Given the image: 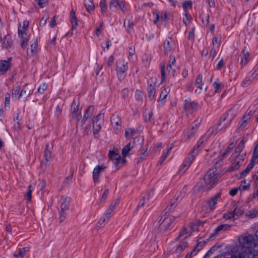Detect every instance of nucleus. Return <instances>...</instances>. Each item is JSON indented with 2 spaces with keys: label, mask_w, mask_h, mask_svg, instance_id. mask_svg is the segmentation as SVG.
Segmentation results:
<instances>
[{
  "label": "nucleus",
  "mask_w": 258,
  "mask_h": 258,
  "mask_svg": "<svg viewBox=\"0 0 258 258\" xmlns=\"http://www.w3.org/2000/svg\"><path fill=\"white\" fill-rule=\"evenodd\" d=\"M226 156V151L219 157L214 164L205 174L201 181V184L198 186L199 190L208 191L213 188L217 183L218 180L226 173L223 159Z\"/></svg>",
  "instance_id": "nucleus-1"
},
{
  "label": "nucleus",
  "mask_w": 258,
  "mask_h": 258,
  "mask_svg": "<svg viewBox=\"0 0 258 258\" xmlns=\"http://www.w3.org/2000/svg\"><path fill=\"white\" fill-rule=\"evenodd\" d=\"M244 145V142L242 140L238 146L235 149V152L232 154L229 158L230 165L227 169V171H233L238 169L241 165L244 160V155L240 154Z\"/></svg>",
  "instance_id": "nucleus-2"
},
{
  "label": "nucleus",
  "mask_w": 258,
  "mask_h": 258,
  "mask_svg": "<svg viewBox=\"0 0 258 258\" xmlns=\"http://www.w3.org/2000/svg\"><path fill=\"white\" fill-rule=\"evenodd\" d=\"M239 243L240 245L243 248L245 249V250L239 251L238 254L242 251H248L251 253L254 254L258 251H251L250 250V248H252L255 246V240L253 235L250 234L241 235L239 237Z\"/></svg>",
  "instance_id": "nucleus-3"
},
{
  "label": "nucleus",
  "mask_w": 258,
  "mask_h": 258,
  "mask_svg": "<svg viewBox=\"0 0 258 258\" xmlns=\"http://www.w3.org/2000/svg\"><path fill=\"white\" fill-rule=\"evenodd\" d=\"M116 72L119 80H123L126 75V71L128 69V62H125L124 60L117 61Z\"/></svg>",
  "instance_id": "nucleus-4"
},
{
  "label": "nucleus",
  "mask_w": 258,
  "mask_h": 258,
  "mask_svg": "<svg viewBox=\"0 0 258 258\" xmlns=\"http://www.w3.org/2000/svg\"><path fill=\"white\" fill-rule=\"evenodd\" d=\"M225 120H226V115L225 114H223L220 118L217 124L208 130L206 134L207 136L210 137L212 135L216 134V133L222 130L224 127H225V123H223L222 127H220V126L222 124V122H224Z\"/></svg>",
  "instance_id": "nucleus-5"
},
{
  "label": "nucleus",
  "mask_w": 258,
  "mask_h": 258,
  "mask_svg": "<svg viewBox=\"0 0 258 258\" xmlns=\"http://www.w3.org/2000/svg\"><path fill=\"white\" fill-rule=\"evenodd\" d=\"M33 89L30 84H26L20 93L19 99H23L24 101L28 100V97L32 94Z\"/></svg>",
  "instance_id": "nucleus-6"
},
{
  "label": "nucleus",
  "mask_w": 258,
  "mask_h": 258,
  "mask_svg": "<svg viewBox=\"0 0 258 258\" xmlns=\"http://www.w3.org/2000/svg\"><path fill=\"white\" fill-rule=\"evenodd\" d=\"M199 103L195 101H191L190 99H185L184 101L183 108L187 112H194L198 110Z\"/></svg>",
  "instance_id": "nucleus-7"
},
{
  "label": "nucleus",
  "mask_w": 258,
  "mask_h": 258,
  "mask_svg": "<svg viewBox=\"0 0 258 258\" xmlns=\"http://www.w3.org/2000/svg\"><path fill=\"white\" fill-rule=\"evenodd\" d=\"M227 258H258V252L252 254L248 251H245L234 255L227 253Z\"/></svg>",
  "instance_id": "nucleus-8"
},
{
  "label": "nucleus",
  "mask_w": 258,
  "mask_h": 258,
  "mask_svg": "<svg viewBox=\"0 0 258 258\" xmlns=\"http://www.w3.org/2000/svg\"><path fill=\"white\" fill-rule=\"evenodd\" d=\"M156 83L154 82L152 78L148 81V88L147 91L148 93V97L151 101L154 100L155 99Z\"/></svg>",
  "instance_id": "nucleus-9"
},
{
  "label": "nucleus",
  "mask_w": 258,
  "mask_h": 258,
  "mask_svg": "<svg viewBox=\"0 0 258 258\" xmlns=\"http://www.w3.org/2000/svg\"><path fill=\"white\" fill-rule=\"evenodd\" d=\"M106 168L104 165H98L94 168L93 171V180L94 183L99 181L100 173Z\"/></svg>",
  "instance_id": "nucleus-10"
},
{
  "label": "nucleus",
  "mask_w": 258,
  "mask_h": 258,
  "mask_svg": "<svg viewBox=\"0 0 258 258\" xmlns=\"http://www.w3.org/2000/svg\"><path fill=\"white\" fill-rule=\"evenodd\" d=\"M70 199L66 198L64 199L63 202L61 204V214L59 218L60 221H63L66 218V211L69 209Z\"/></svg>",
  "instance_id": "nucleus-11"
},
{
  "label": "nucleus",
  "mask_w": 258,
  "mask_h": 258,
  "mask_svg": "<svg viewBox=\"0 0 258 258\" xmlns=\"http://www.w3.org/2000/svg\"><path fill=\"white\" fill-rule=\"evenodd\" d=\"M253 112L251 110H247L244 114L241 122L240 123L239 127L241 129L244 128L247 124L248 122L250 120L253 116Z\"/></svg>",
  "instance_id": "nucleus-12"
},
{
  "label": "nucleus",
  "mask_w": 258,
  "mask_h": 258,
  "mask_svg": "<svg viewBox=\"0 0 258 258\" xmlns=\"http://www.w3.org/2000/svg\"><path fill=\"white\" fill-rule=\"evenodd\" d=\"M253 180V192L252 195L253 199L258 198V170L256 171L252 176Z\"/></svg>",
  "instance_id": "nucleus-13"
},
{
  "label": "nucleus",
  "mask_w": 258,
  "mask_h": 258,
  "mask_svg": "<svg viewBox=\"0 0 258 258\" xmlns=\"http://www.w3.org/2000/svg\"><path fill=\"white\" fill-rule=\"evenodd\" d=\"M94 110V106L93 105H91L87 108L85 114H84V116L82 119L81 120V126H83L86 122V120L92 115Z\"/></svg>",
  "instance_id": "nucleus-14"
},
{
  "label": "nucleus",
  "mask_w": 258,
  "mask_h": 258,
  "mask_svg": "<svg viewBox=\"0 0 258 258\" xmlns=\"http://www.w3.org/2000/svg\"><path fill=\"white\" fill-rule=\"evenodd\" d=\"M79 104L76 103L75 100H74L71 105V110L73 118L79 119L81 114L78 113Z\"/></svg>",
  "instance_id": "nucleus-15"
},
{
  "label": "nucleus",
  "mask_w": 258,
  "mask_h": 258,
  "mask_svg": "<svg viewBox=\"0 0 258 258\" xmlns=\"http://www.w3.org/2000/svg\"><path fill=\"white\" fill-rule=\"evenodd\" d=\"M13 41L12 39V36L10 34L5 36L3 39L2 43V47L3 48L8 49L11 47L13 44Z\"/></svg>",
  "instance_id": "nucleus-16"
},
{
  "label": "nucleus",
  "mask_w": 258,
  "mask_h": 258,
  "mask_svg": "<svg viewBox=\"0 0 258 258\" xmlns=\"http://www.w3.org/2000/svg\"><path fill=\"white\" fill-rule=\"evenodd\" d=\"M178 200V197H176V196H175L171 200L170 205L166 208L163 212H164L165 214H167L172 211L177 205V201Z\"/></svg>",
  "instance_id": "nucleus-17"
},
{
  "label": "nucleus",
  "mask_w": 258,
  "mask_h": 258,
  "mask_svg": "<svg viewBox=\"0 0 258 258\" xmlns=\"http://www.w3.org/2000/svg\"><path fill=\"white\" fill-rule=\"evenodd\" d=\"M250 187L251 181L244 179L240 182L238 189L241 191H244L249 190Z\"/></svg>",
  "instance_id": "nucleus-18"
},
{
  "label": "nucleus",
  "mask_w": 258,
  "mask_h": 258,
  "mask_svg": "<svg viewBox=\"0 0 258 258\" xmlns=\"http://www.w3.org/2000/svg\"><path fill=\"white\" fill-rule=\"evenodd\" d=\"M220 196L221 194L218 193L206 202V204L210 208V210H212L215 209V205L217 204L218 199Z\"/></svg>",
  "instance_id": "nucleus-19"
},
{
  "label": "nucleus",
  "mask_w": 258,
  "mask_h": 258,
  "mask_svg": "<svg viewBox=\"0 0 258 258\" xmlns=\"http://www.w3.org/2000/svg\"><path fill=\"white\" fill-rule=\"evenodd\" d=\"M172 38L168 37L165 41L164 43V54L168 55V53L172 50V46L171 44Z\"/></svg>",
  "instance_id": "nucleus-20"
},
{
  "label": "nucleus",
  "mask_w": 258,
  "mask_h": 258,
  "mask_svg": "<svg viewBox=\"0 0 258 258\" xmlns=\"http://www.w3.org/2000/svg\"><path fill=\"white\" fill-rule=\"evenodd\" d=\"M153 115V113L152 110L150 109L146 108L143 113V117L144 121L146 123L150 122Z\"/></svg>",
  "instance_id": "nucleus-21"
},
{
  "label": "nucleus",
  "mask_w": 258,
  "mask_h": 258,
  "mask_svg": "<svg viewBox=\"0 0 258 258\" xmlns=\"http://www.w3.org/2000/svg\"><path fill=\"white\" fill-rule=\"evenodd\" d=\"M226 229V224H221L217 227V228L214 230L213 232L210 234L209 237V239H212L213 237L217 236L219 232Z\"/></svg>",
  "instance_id": "nucleus-22"
},
{
  "label": "nucleus",
  "mask_w": 258,
  "mask_h": 258,
  "mask_svg": "<svg viewBox=\"0 0 258 258\" xmlns=\"http://www.w3.org/2000/svg\"><path fill=\"white\" fill-rule=\"evenodd\" d=\"M72 30L76 28L78 26V19L75 15V11L72 9L71 12Z\"/></svg>",
  "instance_id": "nucleus-23"
},
{
  "label": "nucleus",
  "mask_w": 258,
  "mask_h": 258,
  "mask_svg": "<svg viewBox=\"0 0 258 258\" xmlns=\"http://www.w3.org/2000/svg\"><path fill=\"white\" fill-rule=\"evenodd\" d=\"M93 124V133L95 139L99 138V132L101 130V124L98 122L92 123Z\"/></svg>",
  "instance_id": "nucleus-24"
},
{
  "label": "nucleus",
  "mask_w": 258,
  "mask_h": 258,
  "mask_svg": "<svg viewBox=\"0 0 258 258\" xmlns=\"http://www.w3.org/2000/svg\"><path fill=\"white\" fill-rule=\"evenodd\" d=\"M169 92V90L168 88H164L161 91L160 97L159 98V101H160L162 104H164L165 103L166 98Z\"/></svg>",
  "instance_id": "nucleus-25"
},
{
  "label": "nucleus",
  "mask_w": 258,
  "mask_h": 258,
  "mask_svg": "<svg viewBox=\"0 0 258 258\" xmlns=\"http://www.w3.org/2000/svg\"><path fill=\"white\" fill-rule=\"evenodd\" d=\"M188 243L187 241H180L175 249V252L180 254L188 246Z\"/></svg>",
  "instance_id": "nucleus-26"
},
{
  "label": "nucleus",
  "mask_w": 258,
  "mask_h": 258,
  "mask_svg": "<svg viewBox=\"0 0 258 258\" xmlns=\"http://www.w3.org/2000/svg\"><path fill=\"white\" fill-rule=\"evenodd\" d=\"M240 56V63L242 65V66H243L245 65L247 63L249 60V53L248 52H245L244 50H243Z\"/></svg>",
  "instance_id": "nucleus-27"
},
{
  "label": "nucleus",
  "mask_w": 258,
  "mask_h": 258,
  "mask_svg": "<svg viewBox=\"0 0 258 258\" xmlns=\"http://www.w3.org/2000/svg\"><path fill=\"white\" fill-rule=\"evenodd\" d=\"M253 164L252 163H250L247 166L245 169L243 170L241 172H240L239 174V176H238L239 178H242L245 176H246L250 172V171L253 167Z\"/></svg>",
  "instance_id": "nucleus-28"
},
{
  "label": "nucleus",
  "mask_w": 258,
  "mask_h": 258,
  "mask_svg": "<svg viewBox=\"0 0 258 258\" xmlns=\"http://www.w3.org/2000/svg\"><path fill=\"white\" fill-rule=\"evenodd\" d=\"M154 194V189H151L148 193L147 194L146 197L144 196L143 197L142 199L140 201L139 204L138 205L137 208L139 207H143L145 205V201L147 199L148 201L150 200V197L151 195H153Z\"/></svg>",
  "instance_id": "nucleus-29"
},
{
  "label": "nucleus",
  "mask_w": 258,
  "mask_h": 258,
  "mask_svg": "<svg viewBox=\"0 0 258 258\" xmlns=\"http://www.w3.org/2000/svg\"><path fill=\"white\" fill-rule=\"evenodd\" d=\"M84 5L88 13H91L92 11H93L95 9L93 0L85 1Z\"/></svg>",
  "instance_id": "nucleus-30"
},
{
  "label": "nucleus",
  "mask_w": 258,
  "mask_h": 258,
  "mask_svg": "<svg viewBox=\"0 0 258 258\" xmlns=\"http://www.w3.org/2000/svg\"><path fill=\"white\" fill-rule=\"evenodd\" d=\"M250 163H252L253 166L258 163V144L255 145L252 157Z\"/></svg>",
  "instance_id": "nucleus-31"
},
{
  "label": "nucleus",
  "mask_w": 258,
  "mask_h": 258,
  "mask_svg": "<svg viewBox=\"0 0 258 258\" xmlns=\"http://www.w3.org/2000/svg\"><path fill=\"white\" fill-rule=\"evenodd\" d=\"M210 239H209V238L207 239L206 240H203L202 241H198V243L197 244L196 246L195 247V248L193 249V251H197V252L195 253V255H196L197 252L200 251L201 248L206 243H207Z\"/></svg>",
  "instance_id": "nucleus-32"
},
{
  "label": "nucleus",
  "mask_w": 258,
  "mask_h": 258,
  "mask_svg": "<svg viewBox=\"0 0 258 258\" xmlns=\"http://www.w3.org/2000/svg\"><path fill=\"white\" fill-rule=\"evenodd\" d=\"M131 143L130 142L126 145L124 146L121 150V154L123 157L125 158V157L128 156L129 152L131 150L132 148H133L131 147Z\"/></svg>",
  "instance_id": "nucleus-33"
},
{
  "label": "nucleus",
  "mask_w": 258,
  "mask_h": 258,
  "mask_svg": "<svg viewBox=\"0 0 258 258\" xmlns=\"http://www.w3.org/2000/svg\"><path fill=\"white\" fill-rule=\"evenodd\" d=\"M11 66H9V63H7L6 60H0V72H6L9 69H10Z\"/></svg>",
  "instance_id": "nucleus-34"
},
{
  "label": "nucleus",
  "mask_w": 258,
  "mask_h": 258,
  "mask_svg": "<svg viewBox=\"0 0 258 258\" xmlns=\"http://www.w3.org/2000/svg\"><path fill=\"white\" fill-rule=\"evenodd\" d=\"M224 245V243L222 244H216L213 245L207 252L203 258H208L209 255L213 253L215 250H217L219 248L221 247Z\"/></svg>",
  "instance_id": "nucleus-35"
},
{
  "label": "nucleus",
  "mask_w": 258,
  "mask_h": 258,
  "mask_svg": "<svg viewBox=\"0 0 258 258\" xmlns=\"http://www.w3.org/2000/svg\"><path fill=\"white\" fill-rule=\"evenodd\" d=\"M20 38L21 46L22 48H25L28 44V42L29 40L30 36L28 35H22L19 36Z\"/></svg>",
  "instance_id": "nucleus-36"
},
{
  "label": "nucleus",
  "mask_w": 258,
  "mask_h": 258,
  "mask_svg": "<svg viewBox=\"0 0 258 258\" xmlns=\"http://www.w3.org/2000/svg\"><path fill=\"white\" fill-rule=\"evenodd\" d=\"M196 127L192 126L191 128L187 132V137L188 140H190L193 137L195 136V134L197 132L198 126L196 125Z\"/></svg>",
  "instance_id": "nucleus-37"
},
{
  "label": "nucleus",
  "mask_w": 258,
  "mask_h": 258,
  "mask_svg": "<svg viewBox=\"0 0 258 258\" xmlns=\"http://www.w3.org/2000/svg\"><path fill=\"white\" fill-rule=\"evenodd\" d=\"M111 154H113L115 155V156H116L115 159L114 160L115 162L114 163V164L115 167L117 168L120 162V156L118 153H115V152H114V151H109L108 153V156L111 157Z\"/></svg>",
  "instance_id": "nucleus-38"
},
{
  "label": "nucleus",
  "mask_w": 258,
  "mask_h": 258,
  "mask_svg": "<svg viewBox=\"0 0 258 258\" xmlns=\"http://www.w3.org/2000/svg\"><path fill=\"white\" fill-rule=\"evenodd\" d=\"M112 125L121 126V119L118 116L113 115L110 118Z\"/></svg>",
  "instance_id": "nucleus-39"
},
{
  "label": "nucleus",
  "mask_w": 258,
  "mask_h": 258,
  "mask_svg": "<svg viewBox=\"0 0 258 258\" xmlns=\"http://www.w3.org/2000/svg\"><path fill=\"white\" fill-rule=\"evenodd\" d=\"M117 6L123 13L127 11L126 3L124 0H118Z\"/></svg>",
  "instance_id": "nucleus-40"
},
{
  "label": "nucleus",
  "mask_w": 258,
  "mask_h": 258,
  "mask_svg": "<svg viewBox=\"0 0 258 258\" xmlns=\"http://www.w3.org/2000/svg\"><path fill=\"white\" fill-rule=\"evenodd\" d=\"M168 221H166L164 222H166V224L164 225V230L166 231L169 229V227L172 222L175 220V217L173 216H170L169 217L167 216Z\"/></svg>",
  "instance_id": "nucleus-41"
},
{
  "label": "nucleus",
  "mask_w": 258,
  "mask_h": 258,
  "mask_svg": "<svg viewBox=\"0 0 258 258\" xmlns=\"http://www.w3.org/2000/svg\"><path fill=\"white\" fill-rule=\"evenodd\" d=\"M202 75L199 74L196 78L195 83V86L201 90H202L204 86V84L202 83Z\"/></svg>",
  "instance_id": "nucleus-42"
},
{
  "label": "nucleus",
  "mask_w": 258,
  "mask_h": 258,
  "mask_svg": "<svg viewBox=\"0 0 258 258\" xmlns=\"http://www.w3.org/2000/svg\"><path fill=\"white\" fill-rule=\"evenodd\" d=\"M165 66V61H163L160 64V67L161 68V82H162L164 81L166 79Z\"/></svg>",
  "instance_id": "nucleus-43"
},
{
  "label": "nucleus",
  "mask_w": 258,
  "mask_h": 258,
  "mask_svg": "<svg viewBox=\"0 0 258 258\" xmlns=\"http://www.w3.org/2000/svg\"><path fill=\"white\" fill-rule=\"evenodd\" d=\"M191 164V163L190 161L185 159L183 162L182 167L179 170V172H182V173H184Z\"/></svg>",
  "instance_id": "nucleus-44"
},
{
  "label": "nucleus",
  "mask_w": 258,
  "mask_h": 258,
  "mask_svg": "<svg viewBox=\"0 0 258 258\" xmlns=\"http://www.w3.org/2000/svg\"><path fill=\"white\" fill-rule=\"evenodd\" d=\"M27 247H24L23 248H19L18 249V253H14V256L16 257H23L25 255L26 252L27 251Z\"/></svg>",
  "instance_id": "nucleus-45"
},
{
  "label": "nucleus",
  "mask_w": 258,
  "mask_h": 258,
  "mask_svg": "<svg viewBox=\"0 0 258 258\" xmlns=\"http://www.w3.org/2000/svg\"><path fill=\"white\" fill-rule=\"evenodd\" d=\"M213 86L215 90V93L219 92V90L221 88V87H223L224 86L222 84V83L220 82L219 79H217L216 81H215L213 84Z\"/></svg>",
  "instance_id": "nucleus-46"
},
{
  "label": "nucleus",
  "mask_w": 258,
  "mask_h": 258,
  "mask_svg": "<svg viewBox=\"0 0 258 258\" xmlns=\"http://www.w3.org/2000/svg\"><path fill=\"white\" fill-rule=\"evenodd\" d=\"M21 87L19 85L16 86L14 87L12 90V95L13 98H17L20 91Z\"/></svg>",
  "instance_id": "nucleus-47"
},
{
  "label": "nucleus",
  "mask_w": 258,
  "mask_h": 258,
  "mask_svg": "<svg viewBox=\"0 0 258 258\" xmlns=\"http://www.w3.org/2000/svg\"><path fill=\"white\" fill-rule=\"evenodd\" d=\"M172 147H170L167 150V151L166 153H163V155H162L160 160L159 161V162L157 163V165H161L162 163L165 160V159L167 158L168 156L169 152L171 150Z\"/></svg>",
  "instance_id": "nucleus-48"
},
{
  "label": "nucleus",
  "mask_w": 258,
  "mask_h": 258,
  "mask_svg": "<svg viewBox=\"0 0 258 258\" xmlns=\"http://www.w3.org/2000/svg\"><path fill=\"white\" fill-rule=\"evenodd\" d=\"M198 155V154H197V151L191 150L190 152L189 153L188 157L186 158V159L190 161L191 163H192L193 161L195 159L196 156Z\"/></svg>",
  "instance_id": "nucleus-49"
},
{
  "label": "nucleus",
  "mask_w": 258,
  "mask_h": 258,
  "mask_svg": "<svg viewBox=\"0 0 258 258\" xmlns=\"http://www.w3.org/2000/svg\"><path fill=\"white\" fill-rule=\"evenodd\" d=\"M204 142V140L203 138H201L197 143L196 145L191 150H194L195 151L197 152V154H198L200 152L199 148L203 144Z\"/></svg>",
  "instance_id": "nucleus-50"
},
{
  "label": "nucleus",
  "mask_w": 258,
  "mask_h": 258,
  "mask_svg": "<svg viewBox=\"0 0 258 258\" xmlns=\"http://www.w3.org/2000/svg\"><path fill=\"white\" fill-rule=\"evenodd\" d=\"M204 142V140L203 138H201L197 143L196 145L191 150H194L195 151L197 152V154H198L200 152L199 148L203 144Z\"/></svg>",
  "instance_id": "nucleus-51"
},
{
  "label": "nucleus",
  "mask_w": 258,
  "mask_h": 258,
  "mask_svg": "<svg viewBox=\"0 0 258 258\" xmlns=\"http://www.w3.org/2000/svg\"><path fill=\"white\" fill-rule=\"evenodd\" d=\"M144 93L142 91L137 90L135 92V98L138 101H142L143 99Z\"/></svg>",
  "instance_id": "nucleus-52"
},
{
  "label": "nucleus",
  "mask_w": 258,
  "mask_h": 258,
  "mask_svg": "<svg viewBox=\"0 0 258 258\" xmlns=\"http://www.w3.org/2000/svg\"><path fill=\"white\" fill-rule=\"evenodd\" d=\"M118 5V0H111L109 3V9L114 11L116 10Z\"/></svg>",
  "instance_id": "nucleus-53"
},
{
  "label": "nucleus",
  "mask_w": 258,
  "mask_h": 258,
  "mask_svg": "<svg viewBox=\"0 0 258 258\" xmlns=\"http://www.w3.org/2000/svg\"><path fill=\"white\" fill-rule=\"evenodd\" d=\"M99 6L101 8L102 14V15H104V13L106 11L107 9L106 0H100V2L99 3Z\"/></svg>",
  "instance_id": "nucleus-54"
},
{
  "label": "nucleus",
  "mask_w": 258,
  "mask_h": 258,
  "mask_svg": "<svg viewBox=\"0 0 258 258\" xmlns=\"http://www.w3.org/2000/svg\"><path fill=\"white\" fill-rule=\"evenodd\" d=\"M33 191V187L32 185H30L28 186V191L26 193L25 196L26 198H27V200L29 201H31L32 199V192Z\"/></svg>",
  "instance_id": "nucleus-55"
},
{
  "label": "nucleus",
  "mask_w": 258,
  "mask_h": 258,
  "mask_svg": "<svg viewBox=\"0 0 258 258\" xmlns=\"http://www.w3.org/2000/svg\"><path fill=\"white\" fill-rule=\"evenodd\" d=\"M192 3L190 1H186L183 4V8L184 12L187 11V9H191L192 8Z\"/></svg>",
  "instance_id": "nucleus-56"
},
{
  "label": "nucleus",
  "mask_w": 258,
  "mask_h": 258,
  "mask_svg": "<svg viewBox=\"0 0 258 258\" xmlns=\"http://www.w3.org/2000/svg\"><path fill=\"white\" fill-rule=\"evenodd\" d=\"M136 132L135 129L132 128H128L125 130V136L126 138H128L129 136L132 137L134 135Z\"/></svg>",
  "instance_id": "nucleus-57"
},
{
  "label": "nucleus",
  "mask_w": 258,
  "mask_h": 258,
  "mask_svg": "<svg viewBox=\"0 0 258 258\" xmlns=\"http://www.w3.org/2000/svg\"><path fill=\"white\" fill-rule=\"evenodd\" d=\"M10 97H11V95L9 93L7 92L5 94V107H10Z\"/></svg>",
  "instance_id": "nucleus-58"
},
{
  "label": "nucleus",
  "mask_w": 258,
  "mask_h": 258,
  "mask_svg": "<svg viewBox=\"0 0 258 258\" xmlns=\"http://www.w3.org/2000/svg\"><path fill=\"white\" fill-rule=\"evenodd\" d=\"M122 99H125L128 96L129 91L127 88L123 89L120 92Z\"/></svg>",
  "instance_id": "nucleus-59"
},
{
  "label": "nucleus",
  "mask_w": 258,
  "mask_h": 258,
  "mask_svg": "<svg viewBox=\"0 0 258 258\" xmlns=\"http://www.w3.org/2000/svg\"><path fill=\"white\" fill-rule=\"evenodd\" d=\"M103 118H104V113H102V111H101L99 114H98L96 116H95L92 119V123L98 122V121L101 119L103 120Z\"/></svg>",
  "instance_id": "nucleus-60"
},
{
  "label": "nucleus",
  "mask_w": 258,
  "mask_h": 258,
  "mask_svg": "<svg viewBox=\"0 0 258 258\" xmlns=\"http://www.w3.org/2000/svg\"><path fill=\"white\" fill-rule=\"evenodd\" d=\"M166 221H168V218H167V215L164 212H163L161 216V218L158 221L159 226H160Z\"/></svg>",
  "instance_id": "nucleus-61"
},
{
  "label": "nucleus",
  "mask_w": 258,
  "mask_h": 258,
  "mask_svg": "<svg viewBox=\"0 0 258 258\" xmlns=\"http://www.w3.org/2000/svg\"><path fill=\"white\" fill-rule=\"evenodd\" d=\"M252 81V78L250 77H247L242 82L241 85L243 87H246Z\"/></svg>",
  "instance_id": "nucleus-62"
},
{
  "label": "nucleus",
  "mask_w": 258,
  "mask_h": 258,
  "mask_svg": "<svg viewBox=\"0 0 258 258\" xmlns=\"http://www.w3.org/2000/svg\"><path fill=\"white\" fill-rule=\"evenodd\" d=\"M37 5L39 6V8H42L45 7L46 3H47L46 0H35Z\"/></svg>",
  "instance_id": "nucleus-63"
},
{
  "label": "nucleus",
  "mask_w": 258,
  "mask_h": 258,
  "mask_svg": "<svg viewBox=\"0 0 258 258\" xmlns=\"http://www.w3.org/2000/svg\"><path fill=\"white\" fill-rule=\"evenodd\" d=\"M47 85L45 83H43L37 89V92L42 94L44 91L47 89Z\"/></svg>",
  "instance_id": "nucleus-64"
}]
</instances>
